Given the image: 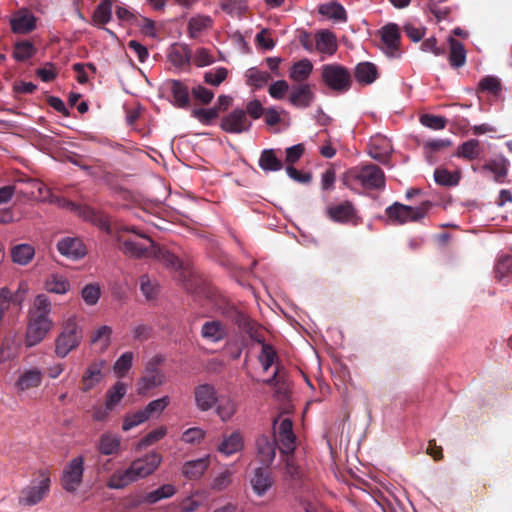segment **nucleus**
<instances>
[{
    "mask_svg": "<svg viewBox=\"0 0 512 512\" xmlns=\"http://www.w3.org/2000/svg\"><path fill=\"white\" fill-rule=\"evenodd\" d=\"M116 232L118 248L125 255L133 258H156L167 268L180 272L179 280L187 292L198 293V280L176 255L156 245L149 236L140 233L134 226H121Z\"/></svg>",
    "mask_w": 512,
    "mask_h": 512,
    "instance_id": "1",
    "label": "nucleus"
},
{
    "mask_svg": "<svg viewBox=\"0 0 512 512\" xmlns=\"http://www.w3.org/2000/svg\"><path fill=\"white\" fill-rule=\"evenodd\" d=\"M221 313L226 319L234 323L241 331L248 334L252 340L262 345L259 362L261 363L263 370L268 371V369L274 364L277 354L272 345L265 343V337L261 326L245 311L231 304H227L223 307Z\"/></svg>",
    "mask_w": 512,
    "mask_h": 512,
    "instance_id": "2",
    "label": "nucleus"
},
{
    "mask_svg": "<svg viewBox=\"0 0 512 512\" xmlns=\"http://www.w3.org/2000/svg\"><path fill=\"white\" fill-rule=\"evenodd\" d=\"M52 304L47 295L38 294L27 313L24 343L28 348L41 343L54 326L50 318Z\"/></svg>",
    "mask_w": 512,
    "mask_h": 512,
    "instance_id": "3",
    "label": "nucleus"
},
{
    "mask_svg": "<svg viewBox=\"0 0 512 512\" xmlns=\"http://www.w3.org/2000/svg\"><path fill=\"white\" fill-rule=\"evenodd\" d=\"M161 461V455L156 452L146 454L144 457L134 460L128 468L116 470L107 480L106 486L109 489H123L154 473Z\"/></svg>",
    "mask_w": 512,
    "mask_h": 512,
    "instance_id": "4",
    "label": "nucleus"
},
{
    "mask_svg": "<svg viewBox=\"0 0 512 512\" xmlns=\"http://www.w3.org/2000/svg\"><path fill=\"white\" fill-rule=\"evenodd\" d=\"M51 487L48 469H39L33 474L30 483L23 487L18 495V504L31 507L42 502L49 494Z\"/></svg>",
    "mask_w": 512,
    "mask_h": 512,
    "instance_id": "5",
    "label": "nucleus"
},
{
    "mask_svg": "<svg viewBox=\"0 0 512 512\" xmlns=\"http://www.w3.org/2000/svg\"><path fill=\"white\" fill-rule=\"evenodd\" d=\"M431 206L432 204L429 201H424L417 207L394 202L385 209V214L391 223L403 225L423 219Z\"/></svg>",
    "mask_w": 512,
    "mask_h": 512,
    "instance_id": "6",
    "label": "nucleus"
},
{
    "mask_svg": "<svg viewBox=\"0 0 512 512\" xmlns=\"http://www.w3.org/2000/svg\"><path fill=\"white\" fill-rule=\"evenodd\" d=\"M82 338V328L74 319H68L55 339V354L59 358H65L71 351L79 347Z\"/></svg>",
    "mask_w": 512,
    "mask_h": 512,
    "instance_id": "7",
    "label": "nucleus"
},
{
    "mask_svg": "<svg viewBox=\"0 0 512 512\" xmlns=\"http://www.w3.org/2000/svg\"><path fill=\"white\" fill-rule=\"evenodd\" d=\"M321 70L322 81L330 90L345 93L351 88L352 77L346 67L337 63L325 64Z\"/></svg>",
    "mask_w": 512,
    "mask_h": 512,
    "instance_id": "8",
    "label": "nucleus"
},
{
    "mask_svg": "<svg viewBox=\"0 0 512 512\" xmlns=\"http://www.w3.org/2000/svg\"><path fill=\"white\" fill-rule=\"evenodd\" d=\"M163 362V356L155 355L146 363L144 373L137 383V393L139 395H146L150 390L164 383L165 376L160 369Z\"/></svg>",
    "mask_w": 512,
    "mask_h": 512,
    "instance_id": "9",
    "label": "nucleus"
},
{
    "mask_svg": "<svg viewBox=\"0 0 512 512\" xmlns=\"http://www.w3.org/2000/svg\"><path fill=\"white\" fill-rule=\"evenodd\" d=\"M349 175L369 190H383L386 185L383 170L375 164H367L362 167H354Z\"/></svg>",
    "mask_w": 512,
    "mask_h": 512,
    "instance_id": "10",
    "label": "nucleus"
},
{
    "mask_svg": "<svg viewBox=\"0 0 512 512\" xmlns=\"http://www.w3.org/2000/svg\"><path fill=\"white\" fill-rule=\"evenodd\" d=\"M84 473V458L77 456L69 461L63 470L61 476L62 488L69 492L74 493L77 491L83 480Z\"/></svg>",
    "mask_w": 512,
    "mask_h": 512,
    "instance_id": "11",
    "label": "nucleus"
},
{
    "mask_svg": "<svg viewBox=\"0 0 512 512\" xmlns=\"http://www.w3.org/2000/svg\"><path fill=\"white\" fill-rule=\"evenodd\" d=\"M252 121L246 115V111L241 108L232 110L222 117L220 128L230 134H241L251 129Z\"/></svg>",
    "mask_w": 512,
    "mask_h": 512,
    "instance_id": "12",
    "label": "nucleus"
},
{
    "mask_svg": "<svg viewBox=\"0 0 512 512\" xmlns=\"http://www.w3.org/2000/svg\"><path fill=\"white\" fill-rule=\"evenodd\" d=\"M105 366L106 361L103 359H97L88 364L80 380V390L82 392L91 391L103 381Z\"/></svg>",
    "mask_w": 512,
    "mask_h": 512,
    "instance_id": "13",
    "label": "nucleus"
},
{
    "mask_svg": "<svg viewBox=\"0 0 512 512\" xmlns=\"http://www.w3.org/2000/svg\"><path fill=\"white\" fill-rule=\"evenodd\" d=\"M69 206L78 211L80 217L84 220L91 222L92 224L98 226L100 229L106 231L108 234L113 233V229L110 223V219L108 215L99 211L91 206H76L74 203L69 202Z\"/></svg>",
    "mask_w": 512,
    "mask_h": 512,
    "instance_id": "14",
    "label": "nucleus"
},
{
    "mask_svg": "<svg viewBox=\"0 0 512 512\" xmlns=\"http://www.w3.org/2000/svg\"><path fill=\"white\" fill-rule=\"evenodd\" d=\"M273 438L279 444V450L284 454H290L295 450L296 436L293 432V423L289 418L281 421L277 428V433Z\"/></svg>",
    "mask_w": 512,
    "mask_h": 512,
    "instance_id": "15",
    "label": "nucleus"
},
{
    "mask_svg": "<svg viewBox=\"0 0 512 512\" xmlns=\"http://www.w3.org/2000/svg\"><path fill=\"white\" fill-rule=\"evenodd\" d=\"M167 59L175 68L182 71H189L192 50L187 44L174 43L167 51Z\"/></svg>",
    "mask_w": 512,
    "mask_h": 512,
    "instance_id": "16",
    "label": "nucleus"
},
{
    "mask_svg": "<svg viewBox=\"0 0 512 512\" xmlns=\"http://www.w3.org/2000/svg\"><path fill=\"white\" fill-rule=\"evenodd\" d=\"M195 403L199 410L208 411L217 402L216 389L211 384H200L194 389Z\"/></svg>",
    "mask_w": 512,
    "mask_h": 512,
    "instance_id": "17",
    "label": "nucleus"
},
{
    "mask_svg": "<svg viewBox=\"0 0 512 512\" xmlns=\"http://www.w3.org/2000/svg\"><path fill=\"white\" fill-rule=\"evenodd\" d=\"M356 209L353 203L345 200L338 204H333L327 207V216L334 222L347 223L356 217Z\"/></svg>",
    "mask_w": 512,
    "mask_h": 512,
    "instance_id": "18",
    "label": "nucleus"
},
{
    "mask_svg": "<svg viewBox=\"0 0 512 512\" xmlns=\"http://www.w3.org/2000/svg\"><path fill=\"white\" fill-rule=\"evenodd\" d=\"M509 166V160L503 155H498L482 165L480 170L483 173H491L495 182L504 183L508 174Z\"/></svg>",
    "mask_w": 512,
    "mask_h": 512,
    "instance_id": "19",
    "label": "nucleus"
},
{
    "mask_svg": "<svg viewBox=\"0 0 512 512\" xmlns=\"http://www.w3.org/2000/svg\"><path fill=\"white\" fill-rule=\"evenodd\" d=\"M11 30L16 34H28L36 28V17L28 10H19L10 19Z\"/></svg>",
    "mask_w": 512,
    "mask_h": 512,
    "instance_id": "20",
    "label": "nucleus"
},
{
    "mask_svg": "<svg viewBox=\"0 0 512 512\" xmlns=\"http://www.w3.org/2000/svg\"><path fill=\"white\" fill-rule=\"evenodd\" d=\"M315 98L311 86L307 83L293 85L290 89L289 102L297 108H307Z\"/></svg>",
    "mask_w": 512,
    "mask_h": 512,
    "instance_id": "21",
    "label": "nucleus"
},
{
    "mask_svg": "<svg viewBox=\"0 0 512 512\" xmlns=\"http://www.w3.org/2000/svg\"><path fill=\"white\" fill-rule=\"evenodd\" d=\"M57 249L63 256L71 259L82 258L86 254L85 246L79 238H63L58 242Z\"/></svg>",
    "mask_w": 512,
    "mask_h": 512,
    "instance_id": "22",
    "label": "nucleus"
},
{
    "mask_svg": "<svg viewBox=\"0 0 512 512\" xmlns=\"http://www.w3.org/2000/svg\"><path fill=\"white\" fill-rule=\"evenodd\" d=\"M256 447L260 461L265 465H270L276 455V439L261 435L256 440Z\"/></svg>",
    "mask_w": 512,
    "mask_h": 512,
    "instance_id": "23",
    "label": "nucleus"
},
{
    "mask_svg": "<svg viewBox=\"0 0 512 512\" xmlns=\"http://www.w3.org/2000/svg\"><path fill=\"white\" fill-rule=\"evenodd\" d=\"M227 334L226 326L218 320L206 321L201 328V336L212 343L222 341Z\"/></svg>",
    "mask_w": 512,
    "mask_h": 512,
    "instance_id": "24",
    "label": "nucleus"
},
{
    "mask_svg": "<svg viewBox=\"0 0 512 512\" xmlns=\"http://www.w3.org/2000/svg\"><path fill=\"white\" fill-rule=\"evenodd\" d=\"M167 86L173 96L174 105L178 108H188L190 106L189 88L180 80H169Z\"/></svg>",
    "mask_w": 512,
    "mask_h": 512,
    "instance_id": "25",
    "label": "nucleus"
},
{
    "mask_svg": "<svg viewBox=\"0 0 512 512\" xmlns=\"http://www.w3.org/2000/svg\"><path fill=\"white\" fill-rule=\"evenodd\" d=\"M381 40L385 46L386 53L394 56L398 51L400 33L397 25L388 24L382 28Z\"/></svg>",
    "mask_w": 512,
    "mask_h": 512,
    "instance_id": "26",
    "label": "nucleus"
},
{
    "mask_svg": "<svg viewBox=\"0 0 512 512\" xmlns=\"http://www.w3.org/2000/svg\"><path fill=\"white\" fill-rule=\"evenodd\" d=\"M251 486L258 496L264 495L272 486L271 473L268 469L257 468L250 479Z\"/></svg>",
    "mask_w": 512,
    "mask_h": 512,
    "instance_id": "27",
    "label": "nucleus"
},
{
    "mask_svg": "<svg viewBox=\"0 0 512 512\" xmlns=\"http://www.w3.org/2000/svg\"><path fill=\"white\" fill-rule=\"evenodd\" d=\"M43 373L38 368H32L22 372L16 382L20 391H26L41 385Z\"/></svg>",
    "mask_w": 512,
    "mask_h": 512,
    "instance_id": "28",
    "label": "nucleus"
},
{
    "mask_svg": "<svg viewBox=\"0 0 512 512\" xmlns=\"http://www.w3.org/2000/svg\"><path fill=\"white\" fill-rule=\"evenodd\" d=\"M209 467V456L190 460L183 464L182 474L189 480L199 479Z\"/></svg>",
    "mask_w": 512,
    "mask_h": 512,
    "instance_id": "29",
    "label": "nucleus"
},
{
    "mask_svg": "<svg viewBox=\"0 0 512 512\" xmlns=\"http://www.w3.org/2000/svg\"><path fill=\"white\" fill-rule=\"evenodd\" d=\"M258 164L266 173L277 172L283 168V161L277 156L274 149H264L260 154Z\"/></svg>",
    "mask_w": 512,
    "mask_h": 512,
    "instance_id": "30",
    "label": "nucleus"
},
{
    "mask_svg": "<svg viewBox=\"0 0 512 512\" xmlns=\"http://www.w3.org/2000/svg\"><path fill=\"white\" fill-rule=\"evenodd\" d=\"M121 438L111 433H104L100 436L97 450L100 454L110 456L120 451Z\"/></svg>",
    "mask_w": 512,
    "mask_h": 512,
    "instance_id": "31",
    "label": "nucleus"
},
{
    "mask_svg": "<svg viewBox=\"0 0 512 512\" xmlns=\"http://www.w3.org/2000/svg\"><path fill=\"white\" fill-rule=\"evenodd\" d=\"M112 327L108 325H102L95 329L90 336V343L99 349L100 352H104L108 349L111 344Z\"/></svg>",
    "mask_w": 512,
    "mask_h": 512,
    "instance_id": "32",
    "label": "nucleus"
},
{
    "mask_svg": "<svg viewBox=\"0 0 512 512\" xmlns=\"http://www.w3.org/2000/svg\"><path fill=\"white\" fill-rule=\"evenodd\" d=\"M354 75L360 84H372L378 77L377 67L371 62H361L355 67Z\"/></svg>",
    "mask_w": 512,
    "mask_h": 512,
    "instance_id": "33",
    "label": "nucleus"
},
{
    "mask_svg": "<svg viewBox=\"0 0 512 512\" xmlns=\"http://www.w3.org/2000/svg\"><path fill=\"white\" fill-rule=\"evenodd\" d=\"M482 152L483 148L480 144V141L473 138L460 144L455 155L459 158L473 161L478 159Z\"/></svg>",
    "mask_w": 512,
    "mask_h": 512,
    "instance_id": "34",
    "label": "nucleus"
},
{
    "mask_svg": "<svg viewBox=\"0 0 512 512\" xmlns=\"http://www.w3.org/2000/svg\"><path fill=\"white\" fill-rule=\"evenodd\" d=\"M316 49L325 54L332 55L337 50V42L335 35L328 31L322 30L319 31L316 36Z\"/></svg>",
    "mask_w": 512,
    "mask_h": 512,
    "instance_id": "35",
    "label": "nucleus"
},
{
    "mask_svg": "<svg viewBox=\"0 0 512 512\" xmlns=\"http://www.w3.org/2000/svg\"><path fill=\"white\" fill-rule=\"evenodd\" d=\"M313 70V64L309 59H302L298 62H295L289 71V77L295 82H299L300 84H304L303 82L307 80Z\"/></svg>",
    "mask_w": 512,
    "mask_h": 512,
    "instance_id": "36",
    "label": "nucleus"
},
{
    "mask_svg": "<svg viewBox=\"0 0 512 512\" xmlns=\"http://www.w3.org/2000/svg\"><path fill=\"white\" fill-rule=\"evenodd\" d=\"M449 48L450 51L448 60L450 65L454 68H460L464 66L466 63V50L464 45L460 41L450 37Z\"/></svg>",
    "mask_w": 512,
    "mask_h": 512,
    "instance_id": "37",
    "label": "nucleus"
},
{
    "mask_svg": "<svg viewBox=\"0 0 512 512\" xmlns=\"http://www.w3.org/2000/svg\"><path fill=\"white\" fill-rule=\"evenodd\" d=\"M212 24L211 17L207 15H197L190 18L187 26L189 37L192 39L198 38L203 31L211 28Z\"/></svg>",
    "mask_w": 512,
    "mask_h": 512,
    "instance_id": "38",
    "label": "nucleus"
},
{
    "mask_svg": "<svg viewBox=\"0 0 512 512\" xmlns=\"http://www.w3.org/2000/svg\"><path fill=\"white\" fill-rule=\"evenodd\" d=\"M177 490L172 484H164L160 486L158 489L148 492L143 495L142 499L139 501L142 504H155L162 499H167L176 494Z\"/></svg>",
    "mask_w": 512,
    "mask_h": 512,
    "instance_id": "39",
    "label": "nucleus"
},
{
    "mask_svg": "<svg viewBox=\"0 0 512 512\" xmlns=\"http://www.w3.org/2000/svg\"><path fill=\"white\" fill-rule=\"evenodd\" d=\"M243 448V438L240 432L235 431L227 437H224L218 446V451L226 456H230Z\"/></svg>",
    "mask_w": 512,
    "mask_h": 512,
    "instance_id": "40",
    "label": "nucleus"
},
{
    "mask_svg": "<svg viewBox=\"0 0 512 512\" xmlns=\"http://www.w3.org/2000/svg\"><path fill=\"white\" fill-rule=\"evenodd\" d=\"M44 288L49 293L65 294L70 289V282L63 275L50 274L44 282Z\"/></svg>",
    "mask_w": 512,
    "mask_h": 512,
    "instance_id": "41",
    "label": "nucleus"
},
{
    "mask_svg": "<svg viewBox=\"0 0 512 512\" xmlns=\"http://www.w3.org/2000/svg\"><path fill=\"white\" fill-rule=\"evenodd\" d=\"M35 249L30 244H18L11 249L12 261L18 265L25 266L33 259Z\"/></svg>",
    "mask_w": 512,
    "mask_h": 512,
    "instance_id": "42",
    "label": "nucleus"
},
{
    "mask_svg": "<svg viewBox=\"0 0 512 512\" xmlns=\"http://www.w3.org/2000/svg\"><path fill=\"white\" fill-rule=\"evenodd\" d=\"M494 271L495 278L506 285L512 276V258L507 255L499 257Z\"/></svg>",
    "mask_w": 512,
    "mask_h": 512,
    "instance_id": "43",
    "label": "nucleus"
},
{
    "mask_svg": "<svg viewBox=\"0 0 512 512\" xmlns=\"http://www.w3.org/2000/svg\"><path fill=\"white\" fill-rule=\"evenodd\" d=\"M271 80V75L266 71H261L255 67L246 72V82L249 86L260 89Z\"/></svg>",
    "mask_w": 512,
    "mask_h": 512,
    "instance_id": "44",
    "label": "nucleus"
},
{
    "mask_svg": "<svg viewBox=\"0 0 512 512\" xmlns=\"http://www.w3.org/2000/svg\"><path fill=\"white\" fill-rule=\"evenodd\" d=\"M127 386L123 382H116L111 388H109L105 395V403H107L108 408H115L116 405L123 399L126 395Z\"/></svg>",
    "mask_w": 512,
    "mask_h": 512,
    "instance_id": "45",
    "label": "nucleus"
},
{
    "mask_svg": "<svg viewBox=\"0 0 512 512\" xmlns=\"http://www.w3.org/2000/svg\"><path fill=\"white\" fill-rule=\"evenodd\" d=\"M112 17V2L111 0H103L94 10L92 22L94 25L107 24Z\"/></svg>",
    "mask_w": 512,
    "mask_h": 512,
    "instance_id": "46",
    "label": "nucleus"
},
{
    "mask_svg": "<svg viewBox=\"0 0 512 512\" xmlns=\"http://www.w3.org/2000/svg\"><path fill=\"white\" fill-rule=\"evenodd\" d=\"M36 53V48L28 40L16 42L14 45L13 57L15 60L23 62L32 58Z\"/></svg>",
    "mask_w": 512,
    "mask_h": 512,
    "instance_id": "47",
    "label": "nucleus"
},
{
    "mask_svg": "<svg viewBox=\"0 0 512 512\" xmlns=\"http://www.w3.org/2000/svg\"><path fill=\"white\" fill-rule=\"evenodd\" d=\"M319 13L339 21H345L347 17L344 7L336 2L321 5Z\"/></svg>",
    "mask_w": 512,
    "mask_h": 512,
    "instance_id": "48",
    "label": "nucleus"
},
{
    "mask_svg": "<svg viewBox=\"0 0 512 512\" xmlns=\"http://www.w3.org/2000/svg\"><path fill=\"white\" fill-rule=\"evenodd\" d=\"M435 181L443 186H456L459 183L460 175L452 173L446 169L438 168L434 172Z\"/></svg>",
    "mask_w": 512,
    "mask_h": 512,
    "instance_id": "49",
    "label": "nucleus"
},
{
    "mask_svg": "<svg viewBox=\"0 0 512 512\" xmlns=\"http://www.w3.org/2000/svg\"><path fill=\"white\" fill-rule=\"evenodd\" d=\"M236 412V404L230 398H223L219 401L216 408L217 415L222 421L230 420Z\"/></svg>",
    "mask_w": 512,
    "mask_h": 512,
    "instance_id": "50",
    "label": "nucleus"
},
{
    "mask_svg": "<svg viewBox=\"0 0 512 512\" xmlns=\"http://www.w3.org/2000/svg\"><path fill=\"white\" fill-rule=\"evenodd\" d=\"M134 354L131 351L124 352L114 363L113 370L119 376L123 377L132 367Z\"/></svg>",
    "mask_w": 512,
    "mask_h": 512,
    "instance_id": "51",
    "label": "nucleus"
},
{
    "mask_svg": "<svg viewBox=\"0 0 512 512\" xmlns=\"http://www.w3.org/2000/svg\"><path fill=\"white\" fill-rule=\"evenodd\" d=\"M101 295L100 286L96 283L87 284L81 290V296L84 302L89 305H95Z\"/></svg>",
    "mask_w": 512,
    "mask_h": 512,
    "instance_id": "52",
    "label": "nucleus"
},
{
    "mask_svg": "<svg viewBox=\"0 0 512 512\" xmlns=\"http://www.w3.org/2000/svg\"><path fill=\"white\" fill-rule=\"evenodd\" d=\"M192 116L195 119H197L200 123L204 125H209L219 116V109L216 107L209 109H193Z\"/></svg>",
    "mask_w": 512,
    "mask_h": 512,
    "instance_id": "53",
    "label": "nucleus"
},
{
    "mask_svg": "<svg viewBox=\"0 0 512 512\" xmlns=\"http://www.w3.org/2000/svg\"><path fill=\"white\" fill-rule=\"evenodd\" d=\"M191 60L197 67L209 66L215 62V58L211 51L204 47L196 49Z\"/></svg>",
    "mask_w": 512,
    "mask_h": 512,
    "instance_id": "54",
    "label": "nucleus"
},
{
    "mask_svg": "<svg viewBox=\"0 0 512 512\" xmlns=\"http://www.w3.org/2000/svg\"><path fill=\"white\" fill-rule=\"evenodd\" d=\"M228 76V70L225 67H218L215 70L205 72V83L218 87Z\"/></svg>",
    "mask_w": 512,
    "mask_h": 512,
    "instance_id": "55",
    "label": "nucleus"
},
{
    "mask_svg": "<svg viewBox=\"0 0 512 512\" xmlns=\"http://www.w3.org/2000/svg\"><path fill=\"white\" fill-rule=\"evenodd\" d=\"M420 123L433 130H442L447 125V119L443 116L423 114L420 117Z\"/></svg>",
    "mask_w": 512,
    "mask_h": 512,
    "instance_id": "56",
    "label": "nucleus"
},
{
    "mask_svg": "<svg viewBox=\"0 0 512 512\" xmlns=\"http://www.w3.org/2000/svg\"><path fill=\"white\" fill-rule=\"evenodd\" d=\"M232 481V472L228 469L217 474L210 483V488L214 491L225 490Z\"/></svg>",
    "mask_w": 512,
    "mask_h": 512,
    "instance_id": "57",
    "label": "nucleus"
},
{
    "mask_svg": "<svg viewBox=\"0 0 512 512\" xmlns=\"http://www.w3.org/2000/svg\"><path fill=\"white\" fill-rule=\"evenodd\" d=\"M148 419H149V417L144 409L136 411L135 413L127 415L124 418L122 429L124 431H128V430L144 423Z\"/></svg>",
    "mask_w": 512,
    "mask_h": 512,
    "instance_id": "58",
    "label": "nucleus"
},
{
    "mask_svg": "<svg viewBox=\"0 0 512 512\" xmlns=\"http://www.w3.org/2000/svg\"><path fill=\"white\" fill-rule=\"evenodd\" d=\"M479 89L482 92H489L498 95L501 92V82L497 77L486 76L479 82Z\"/></svg>",
    "mask_w": 512,
    "mask_h": 512,
    "instance_id": "59",
    "label": "nucleus"
},
{
    "mask_svg": "<svg viewBox=\"0 0 512 512\" xmlns=\"http://www.w3.org/2000/svg\"><path fill=\"white\" fill-rule=\"evenodd\" d=\"M170 399L168 396H163L162 398L151 401L144 408L148 417L151 418L154 415H159L162 411L169 405Z\"/></svg>",
    "mask_w": 512,
    "mask_h": 512,
    "instance_id": "60",
    "label": "nucleus"
},
{
    "mask_svg": "<svg viewBox=\"0 0 512 512\" xmlns=\"http://www.w3.org/2000/svg\"><path fill=\"white\" fill-rule=\"evenodd\" d=\"M204 436V430L199 427H192L183 432L181 440L187 444H199Z\"/></svg>",
    "mask_w": 512,
    "mask_h": 512,
    "instance_id": "61",
    "label": "nucleus"
},
{
    "mask_svg": "<svg viewBox=\"0 0 512 512\" xmlns=\"http://www.w3.org/2000/svg\"><path fill=\"white\" fill-rule=\"evenodd\" d=\"M167 433V429L164 426H160L150 431L145 437H143L139 443L141 447L150 446L159 440H161Z\"/></svg>",
    "mask_w": 512,
    "mask_h": 512,
    "instance_id": "62",
    "label": "nucleus"
},
{
    "mask_svg": "<svg viewBox=\"0 0 512 512\" xmlns=\"http://www.w3.org/2000/svg\"><path fill=\"white\" fill-rule=\"evenodd\" d=\"M451 141L449 139H433L427 140L423 144V148L426 154H431L435 152H439L449 146H451Z\"/></svg>",
    "mask_w": 512,
    "mask_h": 512,
    "instance_id": "63",
    "label": "nucleus"
},
{
    "mask_svg": "<svg viewBox=\"0 0 512 512\" xmlns=\"http://www.w3.org/2000/svg\"><path fill=\"white\" fill-rule=\"evenodd\" d=\"M192 96L201 104L207 105L212 101L214 93L210 89L202 85H198L192 89Z\"/></svg>",
    "mask_w": 512,
    "mask_h": 512,
    "instance_id": "64",
    "label": "nucleus"
}]
</instances>
